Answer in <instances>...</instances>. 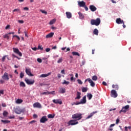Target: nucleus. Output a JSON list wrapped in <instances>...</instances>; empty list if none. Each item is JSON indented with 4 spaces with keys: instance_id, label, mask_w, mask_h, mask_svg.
Segmentation results:
<instances>
[{
    "instance_id": "nucleus-45",
    "label": "nucleus",
    "mask_w": 131,
    "mask_h": 131,
    "mask_svg": "<svg viewBox=\"0 0 131 131\" xmlns=\"http://www.w3.org/2000/svg\"><path fill=\"white\" fill-rule=\"evenodd\" d=\"M37 61L38 63H41L42 62V60L40 58H37Z\"/></svg>"
},
{
    "instance_id": "nucleus-10",
    "label": "nucleus",
    "mask_w": 131,
    "mask_h": 131,
    "mask_svg": "<svg viewBox=\"0 0 131 131\" xmlns=\"http://www.w3.org/2000/svg\"><path fill=\"white\" fill-rule=\"evenodd\" d=\"M34 108H41V104L39 102H35L33 104Z\"/></svg>"
},
{
    "instance_id": "nucleus-36",
    "label": "nucleus",
    "mask_w": 131,
    "mask_h": 131,
    "mask_svg": "<svg viewBox=\"0 0 131 131\" xmlns=\"http://www.w3.org/2000/svg\"><path fill=\"white\" fill-rule=\"evenodd\" d=\"M15 113H16V114H20L21 111H20L18 108H16L15 110Z\"/></svg>"
},
{
    "instance_id": "nucleus-21",
    "label": "nucleus",
    "mask_w": 131,
    "mask_h": 131,
    "mask_svg": "<svg viewBox=\"0 0 131 131\" xmlns=\"http://www.w3.org/2000/svg\"><path fill=\"white\" fill-rule=\"evenodd\" d=\"M52 36H54V33L51 32L46 35V38H51Z\"/></svg>"
},
{
    "instance_id": "nucleus-60",
    "label": "nucleus",
    "mask_w": 131,
    "mask_h": 131,
    "mask_svg": "<svg viewBox=\"0 0 131 131\" xmlns=\"http://www.w3.org/2000/svg\"><path fill=\"white\" fill-rule=\"evenodd\" d=\"M119 123V119L116 120V124H118Z\"/></svg>"
},
{
    "instance_id": "nucleus-57",
    "label": "nucleus",
    "mask_w": 131,
    "mask_h": 131,
    "mask_svg": "<svg viewBox=\"0 0 131 131\" xmlns=\"http://www.w3.org/2000/svg\"><path fill=\"white\" fill-rule=\"evenodd\" d=\"M5 83V80L1 79L0 80V83L3 84Z\"/></svg>"
},
{
    "instance_id": "nucleus-56",
    "label": "nucleus",
    "mask_w": 131,
    "mask_h": 131,
    "mask_svg": "<svg viewBox=\"0 0 131 131\" xmlns=\"http://www.w3.org/2000/svg\"><path fill=\"white\" fill-rule=\"evenodd\" d=\"M10 25H8L6 27L5 29H6V30L9 29L10 28Z\"/></svg>"
},
{
    "instance_id": "nucleus-23",
    "label": "nucleus",
    "mask_w": 131,
    "mask_h": 131,
    "mask_svg": "<svg viewBox=\"0 0 131 131\" xmlns=\"http://www.w3.org/2000/svg\"><path fill=\"white\" fill-rule=\"evenodd\" d=\"M59 93L60 94H64L66 93V90L65 89L61 88L59 90Z\"/></svg>"
},
{
    "instance_id": "nucleus-20",
    "label": "nucleus",
    "mask_w": 131,
    "mask_h": 131,
    "mask_svg": "<svg viewBox=\"0 0 131 131\" xmlns=\"http://www.w3.org/2000/svg\"><path fill=\"white\" fill-rule=\"evenodd\" d=\"M78 3L79 7H82L83 8L85 6V3L83 1L78 2Z\"/></svg>"
},
{
    "instance_id": "nucleus-41",
    "label": "nucleus",
    "mask_w": 131,
    "mask_h": 131,
    "mask_svg": "<svg viewBox=\"0 0 131 131\" xmlns=\"http://www.w3.org/2000/svg\"><path fill=\"white\" fill-rule=\"evenodd\" d=\"M62 61H63V58H60L57 61V63H62Z\"/></svg>"
},
{
    "instance_id": "nucleus-42",
    "label": "nucleus",
    "mask_w": 131,
    "mask_h": 131,
    "mask_svg": "<svg viewBox=\"0 0 131 131\" xmlns=\"http://www.w3.org/2000/svg\"><path fill=\"white\" fill-rule=\"evenodd\" d=\"M40 12H41V13H42V14H45V15L48 14V12H47L45 10H40Z\"/></svg>"
},
{
    "instance_id": "nucleus-7",
    "label": "nucleus",
    "mask_w": 131,
    "mask_h": 131,
    "mask_svg": "<svg viewBox=\"0 0 131 131\" xmlns=\"http://www.w3.org/2000/svg\"><path fill=\"white\" fill-rule=\"evenodd\" d=\"M25 81L26 83H27V84H29V85L33 84V83H34L35 82L34 80H30L27 78L25 79Z\"/></svg>"
},
{
    "instance_id": "nucleus-37",
    "label": "nucleus",
    "mask_w": 131,
    "mask_h": 131,
    "mask_svg": "<svg viewBox=\"0 0 131 131\" xmlns=\"http://www.w3.org/2000/svg\"><path fill=\"white\" fill-rule=\"evenodd\" d=\"M92 79L94 80L95 81L98 80V77L97 76L95 75L92 77Z\"/></svg>"
},
{
    "instance_id": "nucleus-25",
    "label": "nucleus",
    "mask_w": 131,
    "mask_h": 131,
    "mask_svg": "<svg viewBox=\"0 0 131 131\" xmlns=\"http://www.w3.org/2000/svg\"><path fill=\"white\" fill-rule=\"evenodd\" d=\"M56 18H54L51 20L49 23L50 25H53V24H54V23H56Z\"/></svg>"
},
{
    "instance_id": "nucleus-38",
    "label": "nucleus",
    "mask_w": 131,
    "mask_h": 131,
    "mask_svg": "<svg viewBox=\"0 0 131 131\" xmlns=\"http://www.w3.org/2000/svg\"><path fill=\"white\" fill-rule=\"evenodd\" d=\"M37 49L38 50H40L41 51H42L43 50V48H42L41 47V45H40V44H39L38 46V48H37Z\"/></svg>"
},
{
    "instance_id": "nucleus-15",
    "label": "nucleus",
    "mask_w": 131,
    "mask_h": 131,
    "mask_svg": "<svg viewBox=\"0 0 131 131\" xmlns=\"http://www.w3.org/2000/svg\"><path fill=\"white\" fill-rule=\"evenodd\" d=\"M116 22L117 24H122L124 21L123 20H121V18H118L116 19Z\"/></svg>"
},
{
    "instance_id": "nucleus-31",
    "label": "nucleus",
    "mask_w": 131,
    "mask_h": 131,
    "mask_svg": "<svg viewBox=\"0 0 131 131\" xmlns=\"http://www.w3.org/2000/svg\"><path fill=\"white\" fill-rule=\"evenodd\" d=\"M22 102H23V100H22V99H18L16 101V104H21V103H22Z\"/></svg>"
},
{
    "instance_id": "nucleus-49",
    "label": "nucleus",
    "mask_w": 131,
    "mask_h": 131,
    "mask_svg": "<svg viewBox=\"0 0 131 131\" xmlns=\"http://www.w3.org/2000/svg\"><path fill=\"white\" fill-rule=\"evenodd\" d=\"M2 107H7V104H6L5 103L3 102L2 103Z\"/></svg>"
},
{
    "instance_id": "nucleus-63",
    "label": "nucleus",
    "mask_w": 131,
    "mask_h": 131,
    "mask_svg": "<svg viewBox=\"0 0 131 131\" xmlns=\"http://www.w3.org/2000/svg\"><path fill=\"white\" fill-rule=\"evenodd\" d=\"M102 84H103V85H107V83H106V82H105V81H103V82H102Z\"/></svg>"
},
{
    "instance_id": "nucleus-39",
    "label": "nucleus",
    "mask_w": 131,
    "mask_h": 131,
    "mask_svg": "<svg viewBox=\"0 0 131 131\" xmlns=\"http://www.w3.org/2000/svg\"><path fill=\"white\" fill-rule=\"evenodd\" d=\"M48 76H49V75H47L46 74H43L40 75V77H48Z\"/></svg>"
},
{
    "instance_id": "nucleus-51",
    "label": "nucleus",
    "mask_w": 131,
    "mask_h": 131,
    "mask_svg": "<svg viewBox=\"0 0 131 131\" xmlns=\"http://www.w3.org/2000/svg\"><path fill=\"white\" fill-rule=\"evenodd\" d=\"M20 11V9H15L13 10V12H19Z\"/></svg>"
},
{
    "instance_id": "nucleus-32",
    "label": "nucleus",
    "mask_w": 131,
    "mask_h": 131,
    "mask_svg": "<svg viewBox=\"0 0 131 131\" xmlns=\"http://www.w3.org/2000/svg\"><path fill=\"white\" fill-rule=\"evenodd\" d=\"M8 114H9V113H8V112L4 111L3 113V115L4 117H7Z\"/></svg>"
},
{
    "instance_id": "nucleus-2",
    "label": "nucleus",
    "mask_w": 131,
    "mask_h": 131,
    "mask_svg": "<svg viewBox=\"0 0 131 131\" xmlns=\"http://www.w3.org/2000/svg\"><path fill=\"white\" fill-rule=\"evenodd\" d=\"M73 119H77V120H80L82 118V114L80 113H76L72 115Z\"/></svg>"
},
{
    "instance_id": "nucleus-53",
    "label": "nucleus",
    "mask_w": 131,
    "mask_h": 131,
    "mask_svg": "<svg viewBox=\"0 0 131 131\" xmlns=\"http://www.w3.org/2000/svg\"><path fill=\"white\" fill-rule=\"evenodd\" d=\"M50 51H51V49H50V48L46 49V52H47V53H48V52H50Z\"/></svg>"
},
{
    "instance_id": "nucleus-19",
    "label": "nucleus",
    "mask_w": 131,
    "mask_h": 131,
    "mask_svg": "<svg viewBox=\"0 0 131 131\" xmlns=\"http://www.w3.org/2000/svg\"><path fill=\"white\" fill-rule=\"evenodd\" d=\"M96 113H98V112L95 111V112H93L91 113L90 114V115H89L87 117L86 119H89L91 118V117H93V116H94V114H96Z\"/></svg>"
},
{
    "instance_id": "nucleus-26",
    "label": "nucleus",
    "mask_w": 131,
    "mask_h": 131,
    "mask_svg": "<svg viewBox=\"0 0 131 131\" xmlns=\"http://www.w3.org/2000/svg\"><path fill=\"white\" fill-rule=\"evenodd\" d=\"M72 54L73 56H78V57H80V55L79 54V53H78V52H72Z\"/></svg>"
},
{
    "instance_id": "nucleus-44",
    "label": "nucleus",
    "mask_w": 131,
    "mask_h": 131,
    "mask_svg": "<svg viewBox=\"0 0 131 131\" xmlns=\"http://www.w3.org/2000/svg\"><path fill=\"white\" fill-rule=\"evenodd\" d=\"M20 77L23 78L24 77V73L21 72L20 74Z\"/></svg>"
},
{
    "instance_id": "nucleus-9",
    "label": "nucleus",
    "mask_w": 131,
    "mask_h": 131,
    "mask_svg": "<svg viewBox=\"0 0 131 131\" xmlns=\"http://www.w3.org/2000/svg\"><path fill=\"white\" fill-rule=\"evenodd\" d=\"M2 78L4 80H9V74L8 73H5L4 75L2 76Z\"/></svg>"
},
{
    "instance_id": "nucleus-34",
    "label": "nucleus",
    "mask_w": 131,
    "mask_h": 131,
    "mask_svg": "<svg viewBox=\"0 0 131 131\" xmlns=\"http://www.w3.org/2000/svg\"><path fill=\"white\" fill-rule=\"evenodd\" d=\"M70 82L69 81H67L66 80H64L63 82H62V84H66L67 85H68Z\"/></svg>"
},
{
    "instance_id": "nucleus-22",
    "label": "nucleus",
    "mask_w": 131,
    "mask_h": 131,
    "mask_svg": "<svg viewBox=\"0 0 131 131\" xmlns=\"http://www.w3.org/2000/svg\"><path fill=\"white\" fill-rule=\"evenodd\" d=\"M78 14H79V19H83V18H84V15H83V14L81 12H79Z\"/></svg>"
},
{
    "instance_id": "nucleus-24",
    "label": "nucleus",
    "mask_w": 131,
    "mask_h": 131,
    "mask_svg": "<svg viewBox=\"0 0 131 131\" xmlns=\"http://www.w3.org/2000/svg\"><path fill=\"white\" fill-rule=\"evenodd\" d=\"M82 93H86L88 92V88L82 87L81 88Z\"/></svg>"
},
{
    "instance_id": "nucleus-64",
    "label": "nucleus",
    "mask_w": 131,
    "mask_h": 131,
    "mask_svg": "<svg viewBox=\"0 0 131 131\" xmlns=\"http://www.w3.org/2000/svg\"><path fill=\"white\" fill-rule=\"evenodd\" d=\"M115 89H116V90H118L119 89L118 85H116Z\"/></svg>"
},
{
    "instance_id": "nucleus-52",
    "label": "nucleus",
    "mask_w": 131,
    "mask_h": 131,
    "mask_svg": "<svg viewBox=\"0 0 131 131\" xmlns=\"http://www.w3.org/2000/svg\"><path fill=\"white\" fill-rule=\"evenodd\" d=\"M18 22L19 23H20V24H23V23H24V20H18Z\"/></svg>"
},
{
    "instance_id": "nucleus-6",
    "label": "nucleus",
    "mask_w": 131,
    "mask_h": 131,
    "mask_svg": "<svg viewBox=\"0 0 131 131\" xmlns=\"http://www.w3.org/2000/svg\"><path fill=\"white\" fill-rule=\"evenodd\" d=\"M111 97H113V98H117V93H116V91L115 90H113L111 91Z\"/></svg>"
},
{
    "instance_id": "nucleus-13",
    "label": "nucleus",
    "mask_w": 131,
    "mask_h": 131,
    "mask_svg": "<svg viewBox=\"0 0 131 131\" xmlns=\"http://www.w3.org/2000/svg\"><path fill=\"white\" fill-rule=\"evenodd\" d=\"M26 73L29 76H33V74L31 73V71H30V69H26Z\"/></svg>"
},
{
    "instance_id": "nucleus-58",
    "label": "nucleus",
    "mask_w": 131,
    "mask_h": 131,
    "mask_svg": "<svg viewBox=\"0 0 131 131\" xmlns=\"http://www.w3.org/2000/svg\"><path fill=\"white\" fill-rule=\"evenodd\" d=\"M4 90H0V94L4 95Z\"/></svg>"
},
{
    "instance_id": "nucleus-8",
    "label": "nucleus",
    "mask_w": 131,
    "mask_h": 131,
    "mask_svg": "<svg viewBox=\"0 0 131 131\" xmlns=\"http://www.w3.org/2000/svg\"><path fill=\"white\" fill-rule=\"evenodd\" d=\"M69 124L70 125H75L76 124H78V122L74 120H71L69 121Z\"/></svg>"
},
{
    "instance_id": "nucleus-17",
    "label": "nucleus",
    "mask_w": 131,
    "mask_h": 131,
    "mask_svg": "<svg viewBox=\"0 0 131 131\" xmlns=\"http://www.w3.org/2000/svg\"><path fill=\"white\" fill-rule=\"evenodd\" d=\"M66 15L67 16V18L68 19L72 18V14H71L70 12H66Z\"/></svg>"
},
{
    "instance_id": "nucleus-28",
    "label": "nucleus",
    "mask_w": 131,
    "mask_h": 131,
    "mask_svg": "<svg viewBox=\"0 0 131 131\" xmlns=\"http://www.w3.org/2000/svg\"><path fill=\"white\" fill-rule=\"evenodd\" d=\"M87 98H88L89 100H92V98H93V95L91 93H88L87 94Z\"/></svg>"
},
{
    "instance_id": "nucleus-30",
    "label": "nucleus",
    "mask_w": 131,
    "mask_h": 131,
    "mask_svg": "<svg viewBox=\"0 0 131 131\" xmlns=\"http://www.w3.org/2000/svg\"><path fill=\"white\" fill-rule=\"evenodd\" d=\"M20 86H22L23 88H25L26 86V85L25 84V83L24 82H20L19 84Z\"/></svg>"
},
{
    "instance_id": "nucleus-46",
    "label": "nucleus",
    "mask_w": 131,
    "mask_h": 131,
    "mask_svg": "<svg viewBox=\"0 0 131 131\" xmlns=\"http://www.w3.org/2000/svg\"><path fill=\"white\" fill-rule=\"evenodd\" d=\"M13 37H16L18 40H20V37L18 36V35H14L13 36Z\"/></svg>"
},
{
    "instance_id": "nucleus-61",
    "label": "nucleus",
    "mask_w": 131,
    "mask_h": 131,
    "mask_svg": "<svg viewBox=\"0 0 131 131\" xmlns=\"http://www.w3.org/2000/svg\"><path fill=\"white\" fill-rule=\"evenodd\" d=\"M32 49L33 50V51H36L37 49V48L36 47H34V48H32Z\"/></svg>"
},
{
    "instance_id": "nucleus-18",
    "label": "nucleus",
    "mask_w": 131,
    "mask_h": 131,
    "mask_svg": "<svg viewBox=\"0 0 131 131\" xmlns=\"http://www.w3.org/2000/svg\"><path fill=\"white\" fill-rule=\"evenodd\" d=\"M81 93L79 92H77V97L75 98V100H79L81 98Z\"/></svg>"
},
{
    "instance_id": "nucleus-1",
    "label": "nucleus",
    "mask_w": 131,
    "mask_h": 131,
    "mask_svg": "<svg viewBox=\"0 0 131 131\" xmlns=\"http://www.w3.org/2000/svg\"><path fill=\"white\" fill-rule=\"evenodd\" d=\"M101 23V19L97 18L96 19H91V25H95L96 26H99Z\"/></svg>"
},
{
    "instance_id": "nucleus-62",
    "label": "nucleus",
    "mask_w": 131,
    "mask_h": 131,
    "mask_svg": "<svg viewBox=\"0 0 131 131\" xmlns=\"http://www.w3.org/2000/svg\"><path fill=\"white\" fill-rule=\"evenodd\" d=\"M62 76L61 75V74H57V77L58 78H61V77Z\"/></svg>"
},
{
    "instance_id": "nucleus-27",
    "label": "nucleus",
    "mask_w": 131,
    "mask_h": 131,
    "mask_svg": "<svg viewBox=\"0 0 131 131\" xmlns=\"http://www.w3.org/2000/svg\"><path fill=\"white\" fill-rule=\"evenodd\" d=\"M4 38H7V39H10V35H9V33L6 34L5 35H3Z\"/></svg>"
},
{
    "instance_id": "nucleus-55",
    "label": "nucleus",
    "mask_w": 131,
    "mask_h": 131,
    "mask_svg": "<svg viewBox=\"0 0 131 131\" xmlns=\"http://www.w3.org/2000/svg\"><path fill=\"white\" fill-rule=\"evenodd\" d=\"M33 118H37V117H38L37 115H36V114H34V115H33Z\"/></svg>"
},
{
    "instance_id": "nucleus-59",
    "label": "nucleus",
    "mask_w": 131,
    "mask_h": 131,
    "mask_svg": "<svg viewBox=\"0 0 131 131\" xmlns=\"http://www.w3.org/2000/svg\"><path fill=\"white\" fill-rule=\"evenodd\" d=\"M24 33H25V35L26 37H28V35L27 34V32L26 31H25L24 32Z\"/></svg>"
},
{
    "instance_id": "nucleus-40",
    "label": "nucleus",
    "mask_w": 131,
    "mask_h": 131,
    "mask_svg": "<svg viewBox=\"0 0 131 131\" xmlns=\"http://www.w3.org/2000/svg\"><path fill=\"white\" fill-rule=\"evenodd\" d=\"M41 95H50V92L47 91L41 93Z\"/></svg>"
},
{
    "instance_id": "nucleus-11",
    "label": "nucleus",
    "mask_w": 131,
    "mask_h": 131,
    "mask_svg": "<svg viewBox=\"0 0 131 131\" xmlns=\"http://www.w3.org/2000/svg\"><path fill=\"white\" fill-rule=\"evenodd\" d=\"M53 102L54 104H59V105H62V101L60 99H54Z\"/></svg>"
},
{
    "instance_id": "nucleus-43",
    "label": "nucleus",
    "mask_w": 131,
    "mask_h": 131,
    "mask_svg": "<svg viewBox=\"0 0 131 131\" xmlns=\"http://www.w3.org/2000/svg\"><path fill=\"white\" fill-rule=\"evenodd\" d=\"M77 82L78 83H79V84H82V81L80 79H78Z\"/></svg>"
},
{
    "instance_id": "nucleus-29",
    "label": "nucleus",
    "mask_w": 131,
    "mask_h": 131,
    "mask_svg": "<svg viewBox=\"0 0 131 131\" xmlns=\"http://www.w3.org/2000/svg\"><path fill=\"white\" fill-rule=\"evenodd\" d=\"M94 34H95V35H98L99 34V31L97 29H95L93 31Z\"/></svg>"
},
{
    "instance_id": "nucleus-3",
    "label": "nucleus",
    "mask_w": 131,
    "mask_h": 131,
    "mask_svg": "<svg viewBox=\"0 0 131 131\" xmlns=\"http://www.w3.org/2000/svg\"><path fill=\"white\" fill-rule=\"evenodd\" d=\"M128 110H129V105H127L122 107L121 110L119 111V113L120 114H121L122 112H123V113H126Z\"/></svg>"
},
{
    "instance_id": "nucleus-4",
    "label": "nucleus",
    "mask_w": 131,
    "mask_h": 131,
    "mask_svg": "<svg viewBox=\"0 0 131 131\" xmlns=\"http://www.w3.org/2000/svg\"><path fill=\"white\" fill-rule=\"evenodd\" d=\"M12 50L15 54H16V55H18L19 57H22V53H21V52L19 51V49L18 48H13Z\"/></svg>"
},
{
    "instance_id": "nucleus-14",
    "label": "nucleus",
    "mask_w": 131,
    "mask_h": 131,
    "mask_svg": "<svg viewBox=\"0 0 131 131\" xmlns=\"http://www.w3.org/2000/svg\"><path fill=\"white\" fill-rule=\"evenodd\" d=\"M89 9L91 10V11H92V12H95L97 11V8L94 5H90Z\"/></svg>"
},
{
    "instance_id": "nucleus-5",
    "label": "nucleus",
    "mask_w": 131,
    "mask_h": 131,
    "mask_svg": "<svg viewBox=\"0 0 131 131\" xmlns=\"http://www.w3.org/2000/svg\"><path fill=\"white\" fill-rule=\"evenodd\" d=\"M48 120L49 119L47 118V116H44L40 119V123H46Z\"/></svg>"
},
{
    "instance_id": "nucleus-33",
    "label": "nucleus",
    "mask_w": 131,
    "mask_h": 131,
    "mask_svg": "<svg viewBox=\"0 0 131 131\" xmlns=\"http://www.w3.org/2000/svg\"><path fill=\"white\" fill-rule=\"evenodd\" d=\"M1 121H2V122H3V123H5V124H6V123H10V122H11V121H10L9 120H2Z\"/></svg>"
},
{
    "instance_id": "nucleus-50",
    "label": "nucleus",
    "mask_w": 131,
    "mask_h": 131,
    "mask_svg": "<svg viewBox=\"0 0 131 131\" xmlns=\"http://www.w3.org/2000/svg\"><path fill=\"white\" fill-rule=\"evenodd\" d=\"M9 119H15V116H11L9 117Z\"/></svg>"
},
{
    "instance_id": "nucleus-35",
    "label": "nucleus",
    "mask_w": 131,
    "mask_h": 131,
    "mask_svg": "<svg viewBox=\"0 0 131 131\" xmlns=\"http://www.w3.org/2000/svg\"><path fill=\"white\" fill-rule=\"evenodd\" d=\"M47 116L48 118H54L55 117V115L52 114H49Z\"/></svg>"
},
{
    "instance_id": "nucleus-48",
    "label": "nucleus",
    "mask_w": 131,
    "mask_h": 131,
    "mask_svg": "<svg viewBox=\"0 0 131 131\" xmlns=\"http://www.w3.org/2000/svg\"><path fill=\"white\" fill-rule=\"evenodd\" d=\"M70 79L71 81H75V78L73 77V76H72Z\"/></svg>"
},
{
    "instance_id": "nucleus-16",
    "label": "nucleus",
    "mask_w": 131,
    "mask_h": 131,
    "mask_svg": "<svg viewBox=\"0 0 131 131\" xmlns=\"http://www.w3.org/2000/svg\"><path fill=\"white\" fill-rule=\"evenodd\" d=\"M88 81L90 83V85L93 88H94V86L96 85V84H95V82H94L93 80L91 79V78H88Z\"/></svg>"
},
{
    "instance_id": "nucleus-12",
    "label": "nucleus",
    "mask_w": 131,
    "mask_h": 131,
    "mask_svg": "<svg viewBox=\"0 0 131 131\" xmlns=\"http://www.w3.org/2000/svg\"><path fill=\"white\" fill-rule=\"evenodd\" d=\"M80 103L81 104H85L86 103V96H84L82 97V99H81Z\"/></svg>"
},
{
    "instance_id": "nucleus-54",
    "label": "nucleus",
    "mask_w": 131,
    "mask_h": 131,
    "mask_svg": "<svg viewBox=\"0 0 131 131\" xmlns=\"http://www.w3.org/2000/svg\"><path fill=\"white\" fill-rule=\"evenodd\" d=\"M83 8H84L85 11H89V8L86 6L85 5Z\"/></svg>"
},
{
    "instance_id": "nucleus-47",
    "label": "nucleus",
    "mask_w": 131,
    "mask_h": 131,
    "mask_svg": "<svg viewBox=\"0 0 131 131\" xmlns=\"http://www.w3.org/2000/svg\"><path fill=\"white\" fill-rule=\"evenodd\" d=\"M7 56H4L3 57L2 59V62H5V60H6V58Z\"/></svg>"
}]
</instances>
